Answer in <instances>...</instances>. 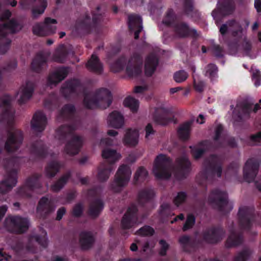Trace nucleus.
<instances>
[{
    "label": "nucleus",
    "instance_id": "obj_1",
    "mask_svg": "<svg viewBox=\"0 0 261 261\" xmlns=\"http://www.w3.org/2000/svg\"><path fill=\"white\" fill-rule=\"evenodd\" d=\"M177 164L178 168L174 169L171 166L170 159L165 154H160L154 160L152 172L159 179H168L172 174L176 178L180 179L188 171L190 163L187 156H184L177 160Z\"/></svg>",
    "mask_w": 261,
    "mask_h": 261
},
{
    "label": "nucleus",
    "instance_id": "obj_2",
    "mask_svg": "<svg viewBox=\"0 0 261 261\" xmlns=\"http://www.w3.org/2000/svg\"><path fill=\"white\" fill-rule=\"evenodd\" d=\"M74 127L63 125L59 127L55 134V138L60 141L68 140L65 144L64 151L69 155L77 154L83 143L81 136L74 134Z\"/></svg>",
    "mask_w": 261,
    "mask_h": 261
},
{
    "label": "nucleus",
    "instance_id": "obj_3",
    "mask_svg": "<svg viewBox=\"0 0 261 261\" xmlns=\"http://www.w3.org/2000/svg\"><path fill=\"white\" fill-rule=\"evenodd\" d=\"M11 16L9 11L5 12L0 18V54H5L10 48L11 41L6 37L8 33H15L20 30L21 25L14 20H6Z\"/></svg>",
    "mask_w": 261,
    "mask_h": 261
},
{
    "label": "nucleus",
    "instance_id": "obj_4",
    "mask_svg": "<svg viewBox=\"0 0 261 261\" xmlns=\"http://www.w3.org/2000/svg\"><path fill=\"white\" fill-rule=\"evenodd\" d=\"M112 101L110 92L106 89H100L93 93H86L84 99V106L88 109L98 107L106 109Z\"/></svg>",
    "mask_w": 261,
    "mask_h": 261
},
{
    "label": "nucleus",
    "instance_id": "obj_5",
    "mask_svg": "<svg viewBox=\"0 0 261 261\" xmlns=\"http://www.w3.org/2000/svg\"><path fill=\"white\" fill-rule=\"evenodd\" d=\"M125 63L126 73L129 76H136L141 73L142 60L137 55H135L127 62L124 58H122L111 65V69L113 72H119L123 68Z\"/></svg>",
    "mask_w": 261,
    "mask_h": 261
},
{
    "label": "nucleus",
    "instance_id": "obj_6",
    "mask_svg": "<svg viewBox=\"0 0 261 261\" xmlns=\"http://www.w3.org/2000/svg\"><path fill=\"white\" fill-rule=\"evenodd\" d=\"M132 175L130 167L125 165H121L117 171L110 188L114 192H119L127 186Z\"/></svg>",
    "mask_w": 261,
    "mask_h": 261
},
{
    "label": "nucleus",
    "instance_id": "obj_7",
    "mask_svg": "<svg viewBox=\"0 0 261 261\" xmlns=\"http://www.w3.org/2000/svg\"><path fill=\"white\" fill-rule=\"evenodd\" d=\"M259 165V161L254 159H249L244 168V177L248 182L254 181L256 188L261 192V170L257 175H256V171Z\"/></svg>",
    "mask_w": 261,
    "mask_h": 261
},
{
    "label": "nucleus",
    "instance_id": "obj_8",
    "mask_svg": "<svg viewBox=\"0 0 261 261\" xmlns=\"http://www.w3.org/2000/svg\"><path fill=\"white\" fill-rule=\"evenodd\" d=\"M100 143L103 147L101 153L102 156L108 162L113 164L121 159V154L116 150L110 147L114 144V139L107 138L102 139Z\"/></svg>",
    "mask_w": 261,
    "mask_h": 261
},
{
    "label": "nucleus",
    "instance_id": "obj_9",
    "mask_svg": "<svg viewBox=\"0 0 261 261\" xmlns=\"http://www.w3.org/2000/svg\"><path fill=\"white\" fill-rule=\"evenodd\" d=\"M29 222L27 219L18 216L9 217L5 221V226L9 231L18 233L25 231L29 228Z\"/></svg>",
    "mask_w": 261,
    "mask_h": 261
},
{
    "label": "nucleus",
    "instance_id": "obj_10",
    "mask_svg": "<svg viewBox=\"0 0 261 261\" xmlns=\"http://www.w3.org/2000/svg\"><path fill=\"white\" fill-rule=\"evenodd\" d=\"M57 23L56 19L47 17L45 19L43 23H37L34 25L33 33L40 36L53 35L56 32L57 27L55 24Z\"/></svg>",
    "mask_w": 261,
    "mask_h": 261
},
{
    "label": "nucleus",
    "instance_id": "obj_11",
    "mask_svg": "<svg viewBox=\"0 0 261 261\" xmlns=\"http://www.w3.org/2000/svg\"><path fill=\"white\" fill-rule=\"evenodd\" d=\"M208 201L211 203H215L222 211H229L232 209L231 204L227 201V194L218 190L211 194Z\"/></svg>",
    "mask_w": 261,
    "mask_h": 261
},
{
    "label": "nucleus",
    "instance_id": "obj_12",
    "mask_svg": "<svg viewBox=\"0 0 261 261\" xmlns=\"http://www.w3.org/2000/svg\"><path fill=\"white\" fill-rule=\"evenodd\" d=\"M40 177V174H35L29 178L23 187L19 189V195L24 197H30L33 190L40 188L41 186L39 180Z\"/></svg>",
    "mask_w": 261,
    "mask_h": 261
},
{
    "label": "nucleus",
    "instance_id": "obj_13",
    "mask_svg": "<svg viewBox=\"0 0 261 261\" xmlns=\"http://www.w3.org/2000/svg\"><path fill=\"white\" fill-rule=\"evenodd\" d=\"M23 139L22 132L15 128L8 133V139L6 142L5 147L8 151H13L17 149Z\"/></svg>",
    "mask_w": 261,
    "mask_h": 261
},
{
    "label": "nucleus",
    "instance_id": "obj_14",
    "mask_svg": "<svg viewBox=\"0 0 261 261\" xmlns=\"http://www.w3.org/2000/svg\"><path fill=\"white\" fill-rule=\"evenodd\" d=\"M56 208L55 201L43 197L39 200L37 207V213L40 217H45L53 213Z\"/></svg>",
    "mask_w": 261,
    "mask_h": 261
},
{
    "label": "nucleus",
    "instance_id": "obj_15",
    "mask_svg": "<svg viewBox=\"0 0 261 261\" xmlns=\"http://www.w3.org/2000/svg\"><path fill=\"white\" fill-rule=\"evenodd\" d=\"M34 86V83L30 81H27L21 86L17 93L18 101L20 103H24L31 98Z\"/></svg>",
    "mask_w": 261,
    "mask_h": 261
},
{
    "label": "nucleus",
    "instance_id": "obj_16",
    "mask_svg": "<svg viewBox=\"0 0 261 261\" xmlns=\"http://www.w3.org/2000/svg\"><path fill=\"white\" fill-rule=\"evenodd\" d=\"M17 183V173L15 170L8 172L0 184V193L10 191Z\"/></svg>",
    "mask_w": 261,
    "mask_h": 261
},
{
    "label": "nucleus",
    "instance_id": "obj_17",
    "mask_svg": "<svg viewBox=\"0 0 261 261\" xmlns=\"http://www.w3.org/2000/svg\"><path fill=\"white\" fill-rule=\"evenodd\" d=\"M138 209L136 205H133L129 207L127 212L122 218L121 224L124 229H128L135 224L140 223L138 222L136 213Z\"/></svg>",
    "mask_w": 261,
    "mask_h": 261
},
{
    "label": "nucleus",
    "instance_id": "obj_18",
    "mask_svg": "<svg viewBox=\"0 0 261 261\" xmlns=\"http://www.w3.org/2000/svg\"><path fill=\"white\" fill-rule=\"evenodd\" d=\"M31 127L36 132H41L44 130L47 124V119L44 114L37 112L31 121Z\"/></svg>",
    "mask_w": 261,
    "mask_h": 261
},
{
    "label": "nucleus",
    "instance_id": "obj_19",
    "mask_svg": "<svg viewBox=\"0 0 261 261\" xmlns=\"http://www.w3.org/2000/svg\"><path fill=\"white\" fill-rule=\"evenodd\" d=\"M227 31L231 33L234 37H241L242 36V27L239 23L236 21H229L222 25L220 28V32L222 35L225 34Z\"/></svg>",
    "mask_w": 261,
    "mask_h": 261
},
{
    "label": "nucleus",
    "instance_id": "obj_20",
    "mask_svg": "<svg viewBox=\"0 0 261 261\" xmlns=\"http://www.w3.org/2000/svg\"><path fill=\"white\" fill-rule=\"evenodd\" d=\"M218 159L217 156H212L210 161V169L201 172L199 175L204 178H207L210 174L220 177L222 173V169L218 163Z\"/></svg>",
    "mask_w": 261,
    "mask_h": 261
},
{
    "label": "nucleus",
    "instance_id": "obj_21",
    "mask_svg": "<svg viewBox=\"0 0 261 261\" xmlns=\"http://www.w3.org/2000/svg\"><path fill=\"white\" fill-rule=\"evenodd\" d=\"M47 233L45 231H42L41 236L35 235L31 237L27 249L31 252H35L36 249L34 248L36 244H38L43 247H45L47 246Z\"/></svg>",
    "mask_w": 261,
    "mask_h": 261
},
{
    "label": "nucleus",
    "instance_id": "obj_22",
    "mask_svg": "<svg viewBox=\"0 0 261 261\" xmlns=\"http://www.w3.org/2000/svg\"><path fill=\"white\" fill-rule=\"evenodd\" d=\"M154 120L159 124L165 125L172 121V115L164 108H158L155 110Z\"/></svg>",
    "mask_w": 261,
    "mask_h": 261
},
{
    "label": "nucleus",
    "instance_id": "obj_23",
    "mask_svg": "<svg viewBox=\"0 0 261 261\" xmlns=\"http://www.w3.org/2000/svg\"><path fill=\"white\" fill-rule=\"evenodd\" d=\"M128 19L129 29L134 32L135 38L137 39L143 29L142 19L137 15L131 14L128 16Z\"/></svg>",
    "mask_w": 261,
    "mask_h": 261
},
{
    "label": "nucleus",
    "instance_id": "obj_24",
    "mask_svg": "<svg viewBox=\"0 0 261 261\" xmlns=\"http://www.w3.org/2000/svg\"><path fill=\"white\" fill-rule=\"evenodd\" d=\"M68 73V69L66 68L57 69L49 75L47 80L48 85L50 86L56 85L67 76Z\"/></svg>",
    "mask_w": 261,
    "mask_h": 261
},
{
    "label": "nucleus",
    "instance_id": "obj_25",
    "mask_svg": "<svg viewBox=\"0 0 261 261\" xmlns=\"http://www.w3.org/2000/svg\"><path fill=\"white\" fill-rule=\"evenodd\" d=\"M251 209L248 207H241L239 211V222L240 226L244 229L248 228L251 224Z\"/></svg>",
    "mask_w": 261,
    "mask_h": 261
},
{
    "label": "nucleus",
    "instance_id": "obj_26",
    "mask_svg": "<svg viewBox=\"0 0 261 261\" xmlns=\"http://www.w3.org/2000/svg\"><path fill=\"white\" fill-rule=\"evenodd\" d=\"M107 122L110 127L119 128L124 124V118L119 112L115 111L109 115L107 119Z\"/></svg>",
    "mask_w": 261,
    "mask_h": 261
},
{
    "label": "nucleus",
    "instance_id": "obj_27",
    "mask_svg": "<svg viewBox=\"0 0 261 261\" xmlns=\"http://www.w3.org/2000/svg\"><path fill=\"white\" fill-rule=\"evenodd\" d=\"M174 32L175 37L177 38H185L193 34L196 35V31L194 29H190L188 26L184 23H179L174 25Z\"/></svg>",
    "mask_w": 261,
    "mask_h": 261
},
{
    "label": "nucleus",
    "instance_id": "obj_28",
    "mask_svg": "<svg viewBox=\"0 0 261 261\" xmlns=\"http://www.w3.org/2000/svg\"><path fill=\"white\" fill-rule=\"evenodd\" d=\"M94 242L93 233L90 231H83L80 234V245L83 249H88Z\"/></svg>",
    "mask_w": 261,
    "mask_h": 261
},
{
    "label": "nucleus",
    "instance_id": "obj_29",
    "mask_svg": "<svg viewBox=\"0 0 261 261\" xmlns=\"http://www.w3.org/2000/svg\"><path fill=\"white\" fill-rule=\"evenodd\" d=\"M81 89L80 82L77 80H73L66 82L62 88L61 91L65 96L67 97L70 94Z\"/></svg>",
    "mask_w": 261,
    "mask_h": 261
},
{
    "label": "nucleus",
    "instance_id": "obj_30",
    "mask_svg": "<svg viewBox=\"0 0 261 261\" xmlns=\"http://www.w3.org/2000/svg\"><path fill=\"white\" fill-rule=\"evenodd\" d=\"M158 64L156 57L151 54L148 56L145 62V73L147 76H150L154 72Z\"/></svg>",
    "mask_w": 261,
    "mask_h": 261
},
{
    "label": "nucleus",
    "instance_id": "obj_31",
    "mask_svg": "<svg viewBox=\"0 0 261 261\" xmlns=\"http://www.w3.org/2000/svg\"><path fill=\"white\" fill-rule=\"evenodd\" d=\"M139 132L137 129H127L123 138V142L129 146H136L139 141Z\"/></svg>",
    "mask_w": 261,
    "mask_h": 261
},
{
    "label": "nucleus",
    "instance_id": "obj_32",
    "mask_svg": "<svg viewBox=\"0 0 261 261\" xmlns=\"http://www.w3.org/2000/svg\"><path fill=\"white\" fill-rule=\"evenodd\" d=\"M11 101V98L10 96H7L3 100L4 112L2 115V120L10 121L14 117V111L10 106Z\"/></svg>",
    "mask_w": 261,
    "mask_h": 261
},
{
    "label": "nucleus",
    "instance_id": "obj_33",
    "mask_svg": "<svg viewBox=\"0 0 261 261\" xmlns=\"http://www.w3.org/2000/svg\"><path fill=\"white\" fill-rule=\"evenodd\" d=\"M230 235L229 236L227 241L226 246L228 247H231L238 245L242 243L243 241L242 237L238 233L233 229L229 230Z\"/></svg>",
    "mask_w": 261,
    "mask_h": 261
},
{
    "label": "nucleus",
    "instance_id": "obj_34",
    "mask_svg": "<svg viewBox=\"0 0 261 261\" xmlns=\"http://www.w3.org/2000/svg\"><path fill=\"white\" fill-rule=\"evenodd\" d=\"M87 68L94 72L100 73L102 71V66L95 55H92L87 64Z\"/></svg>",
    "mask_w": 261,
    "mask_h": 261
},
{
    "label": "nucleus",
    "instance_id": "obj_35",
    "mask_svg": "<svg viewBox=\"0 0 261 261\" xmlns=\"http://www.w3.org/2000/svg\"><path fill=\"white\" fill-rule=\"evenodd\" d=\"M204 238L211 243H216L220 240L222 238L220 236V232L215 229H211L204 233Z\"/></svg>",
    "mask_w": 261,
    "mask_h": 261
},
{
    "label": "nucleus",
    "instance_id": "obj_36",
    "mask_svg": "<svg viewBox=\"0 0 261 261\" xmlns=\"http://www.w3.org/2000/svg\"><path fill=\"white\" fill-rule=\"evenodd\" d=\"M113 170L111 166L106 167L104 165H101L98 169V179L101 182L106 181L109 178Z\"/></svg>",
    "mask_w": 261,
    "mask_h": 261
},
{
    "label": "nucleus",
    "instance_id": "obj_37",
    "mask_svg": "<svg viewBox=\"0 0 261 261\" xmlns=\"http://www.w3.org/2000/svg\"><path fill=\"white\" fill-rule=\"evenodd\" d=\"M61 166L57 161H53L49 163L45 169V175L48 178L54 177L59 170Z\"/></svg>",
    "mask_w": 261,
    "mask_h": 261
},
{
    "label": "nucleus",
    "instance_id": "obj_38",
    "mask_svg": "<svg viewBox=\"0 0 261 261\" xmlns=\"http://www.w3.org/2000/svg\"><path fill=\"white\" fill-rule=\"evenodd\" d=\"M103 208L102 202L100 200L93 201L90 206L89 215L92 217L97 216Z\"/></svg>",
    "mask_w": 261,
    "mask_h": 261
},
{
    "label": "nucleus",
    "instance_id": "obj_39",
    "mask_svg": "<svg viewBox=\"0 0 261 261\" xmlns=\"http://www.w3.org/2000/svg\"><path fill=\"white\" fill-rule=\"evenodd\" d=\"M191 123L190 122H187L179 126L178 133L182 139L185 140L189 138Z\"/></svg>",
    "mask_w": 261,
    "mask_h": 261
},
{
    "label": "nucleus",
    "instance_id": "obj_40",
    "mask_svg": "<svg viewBox=\"0 0 261 261\" xmlns=\"http://www.w3.org/2000/svg\"><path fill=\"white\" fill-rule=\"evenodd\" d=\"M68 54L65 46L61 45L56 51L54 55V60L58 62H64L66 60Z\"/></svg>",
    "mask_w": 261,
    "mask_h": 261
},
{
    "label": "nucleus",
    "instance_id": "obj_41",
    "mask_svg": "<svg viewBox=\"0 0 261 261\" xmlns=\"http://www.w3.org/2000/svg\"><path fill=\"white\" fill-rule=\"evenodd\" d=\"M69 177V173H67L62 176L57 182L51 186V190L54 192L59 191L66 184Z\"/></svg>",
    "mask_w": 261,
    "mask_h": 261
},
{
    "label": "nucleus",
    "instance_id": "obj_42",
    "mask_svg": "<svg viewBox=\"0 0 261 261\" xmlns=\"http://www.w3.org/2000/svg\"><path fill=\"white\" fill-rule=\"evenodd\" d=\"M46 59L41 55H38L34 59L32 63L33 69L35 71H39L45 64Z\"/></svg>",
    "mask_w": 261,
    "mask_h": 261
},
{
    "label": "nucleus",
    "instance_id": "obj_43",
    "mask_svg": "<svg viewBox=\"0 0 261 261\" xmlns=\"http://www.w3.org/2000/svg\"><path fill=\"white\" fill-rule=\"evenodd\" d=\"M154 196V192L152 190L146 189L141 191L139 194L138 200L140 203H143L151 199Z\"/></svg>",
    "mask_w": 261,
    "mask_h": 261
},
{
    "label": "nucleus",
    "instance_id": "obj_44",
    "mask_svg": "<svg viewBox=\"0 0 261 261\" xmlns=\"http://www.w3.org/2000/svg\"><path fill=\"white\" fill-rule=\"evenodd\" d=\"M123 104L125 107L129 108L133 112L137 111L139 108V101L130 96L124 99Z\"/></svg>",
    "mask_w": 261,
    "mask_h": 261
},
{
    "label": "nucleus",
    "instance_id": "obj_45",
    "mask_svg": "<svg viewBox=\"0 0 261 261\" xmlns=\"http://www.w3.org/2000/svg\"><path fill=\"white\" fill-rule=\"evenodd\" d=\"M252 254V251L248 248H245L238 254L233 261H246L249 258Z\"/></svg>",
    "mask_w": 261,
    "mask_h": 261
},
{
    "label": "nucleus",
    "instance_id": "obj_46",
    "mask_svg": "<svg viewBox=\"0 0 261 261\" xmlns=\"http://www.w3.org/2000/svg\"><path fill=\"white\" fill-rule=\"evenodd\" d=\"M207 142L202 143L198 146H191L192 153L195 159L200 158L204 151L203 146L206 145Z\"/></svg>",
    "mask_w": 261,
    "mask_h": 261
},
{
    "label": "nucleus",
    "instance_id": "obj_47",
    "mask_svg": "<svg viewBox=\"0 0 261 261\" xmlns=\"http://www.w3.org/2000/svg\"><path fill=\"white\" fill-rule=\"evenodd\" d=\"M218 68L215 65L209 64L205 68V76L208 77L211 80L217 76Z\"/></svg>",
    "mask_w": 261,
    "mask_h": 261
},
{
    "label": "nucleus",
    "instance_id": "obj_48",
    "mask_svg": "<svg viewBox=\"0 0 261 261\" xmlns=\"http://www.w3.org/2000/svg\"><path fill=\"white\" fill-rule=\"evenodd\" d=\"M188 76V73L185 70H181L175 72L173 78L176 83H180L185 81Z\"/></svg>",
    "mask_w": 261,
    "mask_h": 261
},
{
    "label": "nucleus",
    "instance_id": "obj_49",
    "mask_svg": "<svg viewBox=\"0 0 261 261\" xmlns=\"http://www.w3.org/2000/svg\"><path fill=\"white\" fill-rule=\"evenodd\" d=\"M148 175L146 169L143 167H140L135 174V179L136 181H143Z\"/></svg>",
    "mask_w": 261,
    "mask_h": 261
},
{
    "label": "nucleus",
    "instance_id": "obj_50",
    "mask_svg": "<svg viewBox=\"0 0 261 261\" xmlns=\"http://www.w3.org/2000/svg\"><path fill=\"white\" fill-rule=\"evenodd\" d=\"M40 4L41 7L40 8H34L32 10V14L34 17H37L39 15L42 14L46 6H47V3L46 2L45 0H41L40 1Z\"/></svg>",
    "mask_w": 261,
    "mask_h": 261
},
{
    "label": "nucleus",
    "instance_id": "obj_51",
    "mask_svg": "<svg viewBox=\"0 0 261 261\" xmlns=\"http://www.w3.org/2000/svg\"><path fill=\"white\" fill-rule=\"evenodd\" d=\"M75 111V108L72 105H66L60 112L61 116L67 117L72 115Z\"/></svg>",
    "mask_w": 261,
    "mask_h": 261
},
{
    "label": "nucleus",
    "instance_id": "obj_52",
    "mask_svg": "<svg viewBox=\"0 0 261 261\" xmlns=\"http://www.w3.org/2000/svg\"><path fill=\"white\" fill-rule=\"evenodd\" d=\"M179 242L185 251H189L188 247L191 246L190 238L187 236H184L179 238Z\"/></svg>",
    "mask_w": 261,
    "mask_h": 261
},
{
    "label": "nucleus",
    "instance_id": "obj_53",
    "mask_svg": "<svg viewBox=\"0 0 261 261\" xmlns=\"http://www.w3.org/2000/svg\"><path fill=\"white\" fill-rule=\"evenodd\" d=\"M261 141V132L251 135L248 141L250 145H258Z\"/></svg>",
    "mask_w": 261,
    "mask_h": 261
},
{
    "label": "nucleus",
    "instance_id": "obj_54",
    "mask_svg": "<svg viewBox=\"0 0 261 261\" xmlns=\"http://www.w3.org/2000/svg\"><path fill=\"white\" fill-rule=\"evenodd\" d=\"M192 76L194 88L199 92H202L204 87V83L203 82L198 81L196 75L193 74Z\"/></svg>",
    "mask_w": 261,
    "mask_h": 261
},
{
    "label": "nucleus",
    "instance_id": "obj_55",
    "mask_svg": "<svg viewBox=\"0 0 261 261\" xmlns=\"http://www.w3.org/2000/svg\"><path fill=\"white\" fill-rule=\"evenodd\" d=\"M195 217L191 214L188 215L186 223L183 227V230L186 231L191 228L195 224Z\"/></svg>",
    "mask_w": 261,
    "mask_h": 261
},
{
    "label": "nucleus",
    "instance_id": "obj_56",
    "mask_svg": "<svg viewBox=\"0 0 261 261\" xmlns=\"http://www.w3.org/2000/svg\"><path fill=\"white\" fill-rule=\"evenodd\" d=\"M187 198V194L184 192H180L178 193L174 199V202L175 205L178 206L180 204L182 203L186 200Z\"/></svg>",
    "mask_w": 261,
    "mask_h": 261
},
{
    "label": "nucleus",
    "instance_id": "obj_57",
    "mask_svg": "<svg viewBox=\"0 0 261 261\" xmlns=\"http://www.w3.org/2000/svg\"><path fill=\"white\" fill-rule=\"evenodd\" d=\"M160 214L161 216H169L170 215V205L167 203H164L161 206L160 211Z\"/></svg>",
    "mask_w": 261,
    "mask_h": 261
},
{
    "label": "nucleus",
    "instance_id": "obj_58",
    "mask_svg": "<svg viewBox=\"0 0 261 261\" xmlns=\"http://www.w3.org/2000/svg\"><path fill=\"white\" fill-rule=\"evenodd\" d=\"M154 232L153 228L149 226H144L140 228L138 231V234L142 236L152 235Z\"/></svg>",
    "mask_w": 261,
    "mask_h": 261
},
{
    "label": "nucleus",
    "instance_id": "obj_59",
    "mask_svg": "<svg viewBox=\"0 0 261 261\" xmlns=\"http://www.w3.org/2000/svg\"><path fill=\"white\" fill-rule=\"evenodd\" d=\"M160 246L159 253L161 255H165L169 248V244L164 240H161L159 241Z\"/></svg>",
    "mask_w": 261,
    "mask_h": 261
},
{
    "label": "nucleus",
    "instance_id": "obj_60",
    "mask_svg": "<svg viewBox=\"0 0 261 261\" xmlns=\"http://www.w3.org/2000/svg\"><path fill=\"white\" fill-rule=\"evenodd\" d=\"M252 80L255 87H258L260 85L261 75L258 71H256L252 74Z\"/></svg>",
    "mask_w": 261,
    "mask_h": 261
},
{
    "label": "nucleus",
    "instance_id": "obj_61",
    "mask_svg": "<svg viewBox=\"0 0 261 261\" xmlns=\"http://www.w3.org/2000/svg\"><path fill=\"white\" fill-rule=\"evenodd\" d=\"M155 243L152 240L146 241L142 246L143 251L145 252L152 249L155 246Z\"/></svg>",
    "mask_w": 261,
    "mask_h": 261
},
{
    "label": "nucleus",
    "instance_id": "obj_62",
    "mask_svg": "<svg viewBox=\"0 0 261 261\" xmlns=\"http://www.w3.org/2000/svg\"><path fill=\"white\" fill-rule=\"evenodd\" d=\"M223 130L222 126L221 124L217 125L215 129V135L214 137L215 141L222 140V138L221 137L220 135Z\"/></svg>",
    "mask_w": 261,
    "mask_h": 261
},
{
    "label": "nucleus",
    "instance_id": "obj_63",
    "mask_svg": "<svg viewBox=\"0 0 261 261\" xmlns=\"http://www.w3.org/2000/svg\"><path fill=\"white\" fill-rule=\"evenodd\" d=\"M83 207L81 204H76L73 210V215L75 216H79L83 212Z\"/></svg>",
    "mask_w": 261,
    "mask_h": 261
},
{
    "label": "nucleus",
    "instance_id": "obj_64",
    "mask_svg": "<svg viewBox=\"0 0 261 261\" xmlns=\"http://www.w3.org/2000/svg\"><path fill=\"white\" fill-rule=\"evenodd\" d=\"M145 138L147 139H149L150 138L151 136L153 135L154 134V130L152 129V127L150 124H148L145 128Z\"/></svg>",
    "mask_w": 261,
    "mask_h": 261
}]
</instances>
